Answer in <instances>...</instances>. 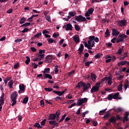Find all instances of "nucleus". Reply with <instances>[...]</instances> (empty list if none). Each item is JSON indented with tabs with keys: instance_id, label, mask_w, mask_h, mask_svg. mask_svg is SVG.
Here are the masks:
<instances>
[{
	"instance_id": "nucleus-19",
	"label": "nucleus",
	"mask_w": 129,
	"mask_h": 129,
	"mask_svg": "<svg viewBox=\"0 0 129 129\" xmlns=\"http://www.w3.org/2000/svg\"><path fill=\"white\" fill-rule=\"evenodd\" d=\"M128 115H129V113L128 112H126V113L123 119V122H124V121H127V120H128Z\"/></svg>"
},
{
	"instance_id": "nucleus-33",
	"label": "nucleus",
	"mask_w": 129,
	"mask_h": 129,
	"mask_svg": "<svg viewBox=\"0 0 129 129\" xmlns=\"http://www.w3.org/2000/svg\"><path fill=\"white\" fill-rule=\"evenodd\" d=\"M26 59L25 64H26V65H29V63L31 61V59H30V57L29 56H26Z\"/></svg>"
},
{
	"instance_id": "nucleus-8",
	"label": "nucleus",
	"mask_w": 129,
	"mask_h": 129,
	"mask_svg": "<svg viewBox=\"0 0 129 129\" xmlns=\"http://www.w3.org/2000/svg\"><path fill=\"white\" fill-rule=\"evenodd\" d=\"M84 50V45H83V44H81L78 50V51H79L78 54L81 56L82 55V53H83Z\"/></svg>"
},
{
	"instance_id": "nucleus-40",
	"label": "nucleus",
	"mask_w": 129,
	"mask_h": 129,
	"mask_svg": "<svg viewBox=\"0 0 129 129\" xmlns=\"http://www.w3.org/2000/svg\"><path fill=\"white\" fill-rule=\"evenodd\" d=\"M88 12L90 14V15H92L93 14V12H94V8H90L88 10Z\"/></svg>"
},
{
	"instance_id": "nucleus-35",
	"label": "nucleus",
	"mask_w": 129,
	"mask_h": 129,
	"mask_svg": "<svg viewBox=\"0 0 129 129\" xmlns=\"http://www.w3.org/2000/svg\"><path fill=\"white\" fill-rule=\"evenodd\" d=\"M123 48V46L122 47V48H119L118 50L116 52V53L120 55V54L122 53V51H123V48Z\"/></svg>"
},
{
	"instance_id": "nucleus-48",
	"label": "nucleus",
	"mask_w": 129,
	"mask_h": 129,
	"mask_svg": "<svg viewBox=\"0 0 129 129\" xmlns=\"http://www.w3.org/2000/svg\"><path fill=\"white\" fill-rule=\"evenodd\" d=\"M74 73H75V71H74V70L69 72L68 73L69 76H70V77H71V75H73V74H74Z\"/></svg>"
},
{
	"instance_id": "nucleus-64",
	"label": "nucleus",
	"mask_w": 129,
	"mask_h": 129,
	"mask_svg": "<svg viewBox=\"0 0 129 129\" xmlns=\"http://www.w3.org/2000/svg\"><path fill=\"white\" fill-rule=\"evenodd\" d=\"M33 21V17L31 16V17L29 18L27 20V22H32Z\"/></svg>"
},
{
	"instance_id": "nucleus-56",
	"label": "nucleus",
	"mask_w": 129,
	"mask_h": 129,
	"mask_svg": "<svg viewBox=\"0 0 129 129\" xmlns=\"http://www.w3.org/2000/svg\"><path fill=\"white\" fill-rule=\"evenodd\" d=\"M26 32H29V29L27 28H24V30L21 31L22 33H26Z\"/></svg>"
},
{
	"instance_id": "nucleus-10",
	"label": "nucleus",
	"mask_w": 129,
	"mask_h": 129,
	"mask_svg": "<svg viewBox=\"0 0 129 129\" xmlns=\"http://www.w3.org/2000/svg\"><path fill=\"white\" fill-rule=\"evenodd\" d=\"M89 40H93L96 43H98L99 42V38H98V37H95L94 36H89Z\"/></svg>"
},
{
	"instance_id": "nucleus-55",
	"label": "nucleus",
	"mask_w": 129,
	"mask_h": 129,
	"mask_svg": "<svg viewBox=\"0 0 129 129\" xmlns=\"http://www.w3.org/2000/svg\"><path fill=\"white\" fill-rule=\"evenodd\" d=\"M94 57L95 59H98V58H100V54L97 53L94 56Z\"/></svg>"
},
{
	"instance_id": "nucleus-11",
	"label": "nucleus",
	"mask_w": 129,
	"mask_h": 129,
	"mask_svg": "<svg viewBox=\"0 0 129 129\" xmlns=\"http://www.w3.org/2000/svg\"><path fill=\"white\" fill-rule=\"evenodd\" d=\"M90 86H91V85H90V84L89 83H88L87 84H86V85L84 87H83V90L82 92V93L85 92V91H86V90H87L88 89H89V87H90Z\"/></svg>"
},
{
	"instance_id": "nucleus-42",
	"label": "nucleus",
	"mask_w": 129,
	"mask_h": 129,
	"mask_svg": "<svg viewBox=\"0 0 129 129\" xmlns=\"http://www.w3.org/2000/svg\"><path fill=\"white\" fill-rule=\"evenodd\" d=\"M106 111V108L103 110L100 111L99 113V115H103V114L105 113Z\"/></svg>"
},
{
	"instance_id": "nucleus-37",
	"label": "nucleus",
	"mask_w": 129,
	"mask_h": 129,
	"mask_svg": "<svg viewBox=\"0 0 129 129\" xmlns=\"http://www.w3.org/2000/svg\"><path fill=\"white\" fill-rule=\"evenodd\" d=\"M47 40L48 43H49L50 44H52V43H55L56 42L54 40V39H53L51 38H47Z\"/></svg>"
},
{
	"instance_id": "nucleus-43",
	"label": "nucleus",
	"mask_w": 129,
	"mask_h": 129,
	"mask_svg": "<svg viewBox=\"0 0 129 129\" xmlns=\"http://www.w3.org/2000/svg\"><path fill=\"white\" fill-rule=\"evenodd\" d=\"M44 90L46 91V92H51V91H52L53 89L51 88H45Z\"/></svg>"
},
{
	"instance_id": "nucleus-30",
	"label": "nucleus",
	"mask_w": 129,
	"mask_h": 129,
	"mask_svg": "<svg viewBox=\"0 0 129 129\" xmlns=\"http://www.w3.org/2000/svg\"><path fill=\"white\" fill-rule=\"evenodd\" d=\"M119 96V93L117 92L113 95V99H117L118 98V96Z\"/></svg>"
},
{
	"instance_id": "nucleus-50",
	"label": "nucleus",
	"mask_w": 129,
	"mask_h": 129,
	"mask_svg": "<svg viewBox=\"0 0 129 129\" xmlns=\"http://www.w3.org/2000/svg\"><path fill=\"white\" fill-rule=\"evenodd\" d=\"M55 101H58V100H62V98L59 96H57L56 98H54Z\"/></svg>"
},
{
	"instance_id": "nucleus-63",
	"label": "nucleus",
	"mask_w": 129,
	"mask_h": 129,
	"mask_svg": "<svg viewBox=\"0 0 129 129\" xmlns=\"http://www.w3.org/2000/svg\"><path fill=\"white\" fill-rule=\"evenodd\" d=\"M39 57L40 58V59L41 60V59H43V58H44V53L42 54H40L39 55Z\"/></svg>"
},
{
	"instance_id": "nucleus-32",
	"label": "nucleus",
	"mask_w": 129,
	"mask_h": 129,
	"mask_svg": "<svg viewBox=\"0 0 129 129\" xmlns=\"http://www.w3.org/2000/svg\"><path fill=\"white\" fill-rule=\"evenodd\" d=\"M127 52H125L124 54H123V56L119 58V60H123L126 57H127Z\"/></svg>"
},
{
	"instance_id": "nucleus-23",
	"label": "nucleus",
	"mask_w": 129,
	"mask_h": 129,
	"mask_svg": "<svg viewBox=\"0 0 129 129\" xmlns=\"http://www.w3.org/2000/svg\"><path fill=\"white\" fill-rule=\"evenodd\" d=\"M55 117H56V120H59V117H60V115L61 114V113H60L59 111H57L55 113Z\"/></svg>"
},
{
	"instance_id": "nucleus-14",
	"label": "nucleus",
	"mask_w": 129,
	"mask_h": 129,
	"mask_svg": "<svg viewBox=\"0 0 129 129\" xmlns=\"http://www.w3.org/2000/svg\"><path fill=\"white\" fill-rule=\"evenodd\" d=\"M109 120L111 123H116L117 118H116L115 116H113L111 117Z\"/></svg>"
},
{
	"instance_id": "nucleus-2",
	"label": "nucleus",
	"mask_w": 129,
	"mask_h": 129,
	"mask_svg": "<svg viewBox=\"0 0 129 129\" xmlns=\"http://www.w3.org/2000/svg\"><path fill=\"white\" fill-rule=\"evenodd\" d=\"M74 19H75L77 22H79L80 23H81V22H85L86 21H87L86 18L84 17H83L82 15H79V16H75Z\"/></svg>"
},
{
	"instance_id": "nucleus-13",
	"label": "nucleus",
	"mask_w": 129,
	"mask_h": 129,
	"mask_svg": "<svg viewBox=\"0 0 129 129\" xmlns=\"http://www.w3.org/2000/svg\"><path fill=\"white\" fill-rule=\"evenodd\" d=\"M99 90V87L94 86L93 87L91 90V93H93V92H97Z\"/></svg>"
},
{
	"instance_id": "nucleus-57",
	"label": "nucleus",
	"mask_w": 129,
	"mask_h": 129,
	"mask_svg": "<svg viewBox=\"0 0 129 129\" xmlns=\"http://www.w3.org/2000/svg\"><path fill=\"white\" fill-rule=\"evenodd\" d=\"M44 104H45V102H44V100H40L41 106H42L43 107L44 106Z\"/></svg>"
},
{
	"instance_id": "nucleus-17",
	"label": "nucleus",
	"mask_w": 129,
	"mask_h": 129,
	"mask_svg": "<svg viewBox=\"0 0 129 129\" xmlns=\"http://www.w3.org/2000/svg\"><path fill=\"white\" fill-rule=\"evenodd\" d=\"M43 76L44 77V79H52V78H53V77H52V76H51V75L49 74H43Z\"/></svg>"
},
{
	"instance_id": "nucleus-3",
	"label": "nucleus",
	"mask_w": 129,
	"mask_h": 129,
	"mask_svg": "<svg viewBox=\"0 0 129 129\" xmlns=\"http://www.w3.org/2000/svg\"><path fill=\"white\" fill-rule=\"evenodd\" d=\"M45 63H51L55 59V56L52 55H48L45 57Z\"/></svg>"
},
{
	"instance_id": "nucleus-62",
	"label": "nucleus",
	"mask_w": 129,
	"mask_h": 129,
	"mask_svg": "<svg viewBox=\"0 0 129 129\" xmlns=\"http://www.w3.org/2000/svg\"><path fill=\"white\" fill-rule=\"evenodd\" d=\"M31 50L32 52H36L37 51V49H36L35 47H31Z\"/></svg>"
},
{
	"instance_id": "nucleus-52",
	"label": "nucleus",
	"mask_w": 129,
	"mask_h": 129,
	"mask_svg": "<svg viewBox=\"0 0 129 129\" xmlns=\"http://www.w3.org/2000/svg\"><path fill=\"white\" fill-rule=\"evenodd\" d=\"M23 41V39L21 38H18L15 40V43H19V42H22Z\"/></svg>"
},
{
	"instance_id": "nucleus-59",
	"label": "nucleus",
	"mask_w": 129,
	"mask_h": 129,
	"mask_svg": "<svg viewBox=\"0 0 129 129\" xmlns=\"http://www.w3.org/2000/svg\"><path fill=\"white\" fill-rule=\"evenodd\" d=\"M49 31H48L47 29H45L42 31V34H49Z\"/></svg>"
},
{
	"instance_id": "nucleus-44",
	"label": "nucleus",
	"mask_w": 129,
	"mask_h": 129,
	"mask_svg": "<svg viewBox=\"0 0 129 129\" xmlns=\"http://www.w3.org/2000/svg\"><path fill=\"white\" fill-rule=\"evenodd\" d=\"M45 20L47 21V22H49V23H51V17L49 16H47L45 17Z\"/></svg>"
},
{
	"instance_id": "nucleus-21",
	"label": "nucleus",
	"mask_w": 129,
	"mask_h": 129,
	"mask_svg": "<svg viewBox=\"0 0 129 129\" xmlns=\"http://www.w3.org/2000/svg\"><path fill=\"white\" fill-rule=\"evenodd\" d=\"M88 44L92 47L95 45V42H94L93 40H90L88 41Z\"/></svg>"
},
{
	"instance_id": "nucleus-39",
	"label": "nucleus",
	"mask_w": 129,
	"mask_h": 129,
	"mask_svg": "<svg viewBox=\"0 0 129 129\" xmlns=\"http://www.w3.org/2000/svg\"><path fill=\"white\" fill-rule=\"evenodd\" d=\"M122 84H120L119 85L117 86L118 91H121V90H122Z\"/></svg>"
},
{
	"instance_id": "nucleus-4",
	"label": "nucleus",
	"mask_w": 129,
	"mask_h": 129,
	"mask_svg": "<svg viewBox=\"0 0 129 129\" xmlns=\"http://www.w3.org/2000/svg\"><path fill=\"white\" fill-rule=\"evenodd\" d=\"M127 21L125 19H124L123 20H119L117 21V24L119 27H124V26H126V23Z\"/></svg>"
},
{
	"instance_id": "nucleus-51",
	"label": "nucleus",
	"mask_w": 129,
	"mask_h": 129,
	"mask_svg": "<svg viewBox=\"0 0 129 129\" xmlns=\"http://www.w3.org/2000/svg\"><path fill=\"white\" fill-rule=\"evenodd\" d=\"M46 120H47L45 119H43V120L40 122L41 125H45V123H46Z\"/></svg>"
},
{
	"instance_id": "nucleus-49",
	"label": "nucleus",
	"mask_w": 129,
	"mask_h": 129,
	"mask_svg": "<svg viewBox=\"0 0 129 129\" xmlns=\"http://www.w3.org/2000/svg\"><path fill=\"white\" fill-rule=\"evenodd\" d=\"M58 67H59L58 66H56L55 67L54 72L56 74H57V73H58V72L59 71V70H58Z\"/></svg>"
},
{
	"instance_id": "nucleus-34",
	"label": "nucleus",
	"mask_w": 129,
	"mask_h": 129,
	"mask_svg": "<svg viewBox=\"0 0 129 129\" xmlns=\"http://www.w3.org/2000/svg\"><path fill=\"white\" fill-rule=\"evenodd\" d=\"M35 127H37V128H42V126L40 125L39 123H35L34 125Z\"/></svg>"
},
{
	"instance_id": "nucleus-16",
	"label": "nucleus",
	"mask_w": 129,
	"mask_h": 129,
	"mask_svg": "<svg viewBox=\"0 0 129 129\" xmlns=\"http://www.w3.org/2000/svg\"><path fill=\"white\" fill-rule=\"evenodd\" d=\"M49 124L51 125H56V126H58L59 125V123L58 122H56V121L54 120H51L50 121H49Z\"/></svg>"
},
{
	"instance_id": "nucleus-53",
	"label": "nucleus",
	"mask_w": 129,
	"mask_h": 129,
	"mask_svg": "<svg viewBox=\"0 0 129 129\" xmlns=\"http://www.w3.org/2000/svg\"><path fill=\"white\" fill-rule=\"evenodd\" d=\"M4 103H5V99H1L0 104H2V105H4Z\"/></svg>"
},
{
	"instance_id": "nucleus-29",
	"label": "nucleus",
	"mask_w": 129,
	"mask_h": 129,
	"mask_svg": "<svg viewBox=\"0 0 129 129\" xmlns=\"http://www.w3.org/2000/svg\"><path fill=\"white\" fill-rule=\"evenodd\" d=\"M19 89L23 91V93L25 92V85H19Z\"/></svg>"
},
{
	"instance_id": "nucleus-24",
	"label": "nucleus",
	"mask_w": 129,
	"mask_h": 129,
	"mask_svg": "<svg viewBox=\"0 0 129 129\" xmlns=\"http://www.w3.org/2000/svg\"><path fill=\"white\" fill-rule=\"evenodd\" d=\"M28 101H29V97L26 96L23 99L22 103H24V104H27V103H28Z\"/></svg>"
},
{
	"instance_id": "nucleus-1",
	"label": "nucleus",
	"mask_w": 129,
	"mask_h": 129,
	"mask_svg": "<svg viewBox=\"0 0 129 129\" xmlns=\"http://www.w3.org/2000/svg\"><path fill=\"white\" fill-rule=\"evenodd\" d=\"M17 97H18V93L17 92H14L11 95V99L13 103H12V106H14L16 103H17Z\"/></svg>"
},
{
	"instance_id": "nucleus-46",
	"label": "nucleus",
	"mask_w": 129,
	"mask_h": 129,
	"mask_svg": "<svg viewBox=\"0 0 129 129\" xmlns=\"http://www.w3.org/2000/svg\"><path fill=\"white\" fill-rule=\"evenodd\" d=\"M75 29L76 31H80V28L79 26L76 24L75 25Z\"/></svg>"
},
{
	"instance_id": "nucleus-41",
	"label": "nucleus",
	"mask_w": 129,
	"mask_h": 129,
	"mask_svg": "<svg viewBox=\"0 0 129 129\" xmlns=\"http://www.w3.org/2000/svg\"><path fill=\"white\" fill-rule=\"evenodd\" d=\"M46 73H50V68L45 69L43 71V74H46Z\"/></svg>"
},
{
	"instance_id": "nucleus-18",
	"label": "nucleus",
	"mask_w": 129,
	"mask_h": 129,
	"mask_svg": "<svg viewBox=\"0 0 129 129\" xmlns=\"http://www.w3.org/2000/svg\"><path fill=\"white\" fill-rule=\"evenodd\" d=\"M73 40L76 43H79V42H80V40H79V35H77L75 36H73Z\"/></svg>"
},
{
	"instance_id": "nucleus-28",
	"label": "nucleus",
	"mask_w": 129,
	"mask_h": 129,
	"mask_svg": "<svg viewBox=\"0 0 129 129\" xmlns=\"http://www.w3.org/2000/svg\"><path fill=\"white\" fill-rule=\"evenodd\" d=\"M30 25H31V23L30 22H26L24 24H22L21 27V28H24V27H25V28H26V27H29V26H30Z\"/></svg>"
},
{
	"instance_id": "nucleus-22",
	"label": "nucleus",
	"mask_w": 129,
	"mask_h": 129,
	"mask_svg": "<svg viewBox=\"0 0 129 129\" xmlns=\"http://www.w3.org/2000/svg\"><path fill=\"white\" fill-rule=\"evenodd\" d=\"M27 21V19L25 17H22L20 19V25H23V24H25V22Z\"/></svg>"
},
{
	"instance_id": "nucleus-25",
	"label": "nucleus",
	"mask_w": 129,
	"mask_h": 129,
	"mask_svg": "<svg viewBox=\"0 0 129 129\" xmlns=\"http://www.w3.org/2000/svg\"><path fill=\"white\" fill-rule=\"evenodd\" d=\"M13 85H14V81L13 80H10V81L8 83V86H9V88H13Z\"/></svg>"
},
{
	"instance_id": "nucleus-60",
	"label": "nucleus",
	"mask_w": 129,
	"mask_h": 129,
	"mask_svg": "<svg viewBox=\"0 0 129 129\" xmlns=\"http://www.w3.org/2000/svg\"><path fill=\"white\" fill-rule=\"evenodd\" d=\"M7 14H12L13 13V9H10L7 11Z\"/></svg>"
},
{
	"instance_id": "nucleus-47",
	"label": "nucleus",
	"mask_w": 129,
	"mask_h": 129,
	"mask_svg": "<svg viewBox=\"0 0 129 129\" xmlns=\"http://www.w3.org/2000/svg\"><path fill=\"white\" fill-rule=\"evenodd\" d=\"M40 36H42V33L39 32L34 35L36 38H40Z\"/></svg>"
},
{
	"instance_id": "nucleus-54",
	"label": "nucleus",
	"mask_w": 129,
	"mask_h": 129,
	"mask_svg": "<svg viewBox=\"0 0 129 129\" xmlns=\"http://www.w3.org/2000/svg\"><path fill=\"white\" fill-rule=\"evenodd\" d=\"M118 38H120L119 39H121V40H122V41H124V38L122 34L119 35Z\"/></svg>"
},
{
	"instance_id": "nucleus-27",
	"label": "nucleus",
	"mask_w": 129,
	"mask_h": 129,
	"mask_svg": "<svg viewBox=\"0 0 129 129\" xmlns=\"http://www.w3.org/2000/svg\"><path fill=\"white\" fill-rule=\"evenodd\" d=\"M126 63H127V61L126 60H124L120 62L118 64V66H123V65H125V64H126Z\"/></svg>"
},
{
	"instance_id": "nucleus-45",
	"label": "nucleus",
	"mask_w": 129,
	"mask_h": 129,
	"mask_svg": "<svg viewBox=\"0 0 129 129\" xmlns=\"http://www.w3.org/2000/svg\"><path fill=\"white\" fill-rule=\"evenodd\" d=\"M112 98H113L112 94L108 95L107 97L108 100H112Z\"/></svg>"
},
{
	"instance_id": "nucleus-38",
	"label": "nucleus",
	"mask_w": 129,
	"mask_h": 129,
	"mask_svg": "<svg viewBox=\"0 0 129 129\" xmlns=\"http://www.w3.org/2000/svg\"><path fill=\"white\" fill-rule=\"evenodd\" d=\"M67 114L66 113H65L61 117V118L59 120L58 122L60 123V122H62V121H63L64 120V119H65V118L67 116Z\"/></svg>"
},
{
	"instance_id": "nucleus-15",
	"label": "nucleus",
	"mask_w": 129,
	"mask_h": 129,
	"mask_svg": "<svg viewBox=\"0 0 129 129\" xmlns=\"http://www.w3.org/2000/svg\"><path fill=\"white\" fill-rule=\"evenodd\" d=\"M69 16H68L69 19H71L72 17H75V16L76 15V12H75V11L70 12L69 13Z\"/></svg>"
},
{
	"instance_id": "nucleus-58",
	"label": "nucleus",
	"mask_w": 129,
	"mask_h": 129,
	"mask_svg": "<svg viewBox=\"0 0 129 129\" xmlns=\"http://www.w3.org/2000/svg\"><path fill=\"white\" fill-rule=\"evenodd\" d=\"M116 112H121V111H122V108H118L116 110Z\"/></svg>"
},
{
	"instance_id": "nucleus-5",
	"label": "nucleus",
	"mask_w": 129,
	"mask_h": 129,
	"mask_svg": "<svg viewBox=\"0 0 129 129\" xmlns=\"http://www.w3.org/2000/svg\"><path fill=\"white\" fill-rule=\"evenodd\" d=\"M87 100H88V99L87 98L79 99L78 100L77 104L78 105H79V106L82 105L83 103H85V102H87Z\"/></svg>"
},
{
	"instance_id": "nucleus-20",
	"label": "nucleus",
	"mask_w": 129,
	"mask_h": 129,
	"mask_svg": "<svg viewBox=\"0 0 129 129\" xmlns=\"http://www.w3.org/2000/svg\"><path fill=\"white\" fill-rule=\"evenodd\" d=\"M72 25L70 24H67L66 31H72Z\"/></svg>"
},
{
	"instance_id": "nucleus-61",
	"label": "nucleus",
	"mask_w": 129,
	"mask_h": 129,
	"mask_svg": "<svg viewBox=\"0 0 129 129\" xmlns=\"http://www.w3.org/2000/svg\"><path fill=\"white\" fill-rule=\"evenodd\" d=\"M44 53H45V50H42V49L39 50V54H44Z\"/></svg>"
},
{
	"instance_id": "nucleus-9",
	"label": "nucleus",
	"mask_w": 129,
	"mask_h": 129,
	"mask_svg": "<svg viewBox=\"0 0 129 129\" xmlns=\"http://www.w3.org/2000/svg\"><path fill=\"white\" fill-rule=\"evenodd\" d=\"M66 91V90L63 91H53V92L55 94H57V95H58V96H62V95L65 93Z\"/></svg>"
},
{
	"instance_id": "nucleus-31",
	"label": "nucleus",
	"mask_w": 129,
	"mask_h": 129,
	"mask_svg": "<svg viewBox=\"0 0 129 129\" xmlns=\"http://www.w3.org/2000/svg\"><path fill=\"white\" fill-rule=\"evenodd\" d=\"M110 32H109V30L108 29H107L106 30V32H105V35H106L105 36V38H107V37H109V36H110Z\"/></svg>"
},
{
	"instance_id": "nucleus-6",
	"label": "nucleus",
	"mask_w": 129,
	"mask_h": 129,
	"mask_svg": "<svg viewBox=\"0 0 129 129\" xmlns=\"http://www.w3.org/2000/svg\"><path fill=\"white\" fill-rule=\"evenodd\" d=\"M119 35V32L117 31V29H115V28L112 29V37H117Z\"/></svg>"
},
{
	"instance_id": "nucleus-36",
	"label": "nucleus",
	"mask_w": 129,
	"mask_h": 129,
	"mask_svg": "<svg viewBox=\"0 0 129 129\" xmlns=\"http://www.w3.org/2000/svg\"><path fill=\"white\" fill-rule=\"evenodd\" d=\"M129 86V82L128 81H126L125 82V85H124V89L125 90H126L127 89V87Z\"/></svg>"
},
{
	"instance_id": "nucleus-12",
	"label": "nucleus",
	"mask_w": 129,
	"mask_h": 129,
	"mask_svg": "<svg viewBox=\"0 0 129 129\" xmlns=\"http://www.w3.org/2000/svg\"><path fill=\"white\" fill-rule=\"evenodd\" d=\"M48 119V120H55L56 119V114L55 113L50 114Z\"/></svg>"
},
{
	"instance_id": "nucleus-7",
	"label": "nucleus",
	"mask_w": 129,
	"mask_h": 129,
	"mask_svg": "<svg viewBox=\"0 0 129 129\" xmlns=\"http://www.w3.org/2000/svg\"><path fill=\"white\" fill-rule=\"evenodd\" d=\"M86 85V83L83 82V81H80L78 83L77 85L76 86V88H80V87H84Z\"/></svg>"
},
{
	"instance_id": "nucleus-26",
	"label": "nucleus",
	"mask_w": 129,
	"mask_h": 129,
	"mask_svg": "<svg viewBox=\"0 0 129 129\" xmlns=\"http://www.w3.org/2000/svg\"><path fill=\"white\" fill-rule=\"evenodd\" d=\"M91 78L92 81H95L96 80V75L93 73L91 74Z\"/></svg>"
}]
</instances>
